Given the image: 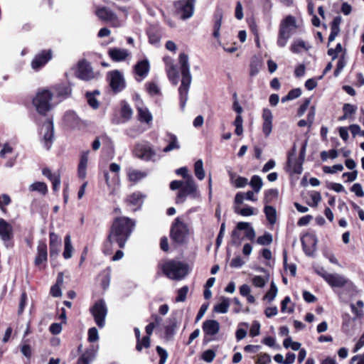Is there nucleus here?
I'll use <instances>...</instances> for the list:
<instances>
[{"label": "nucleus", "instance_id": "nucleus-1", "mask_svg": "<svg viewBox=\"0 0 364 364\" xmlns=\"http://www.w3.org/2000/svg\"><path fill=\"white\" fill-rule=\"evenodd\" d=\"M135 226V222L129 218H116L112 225L108 236L107 245L116 242L120 248H123Z\"/></svg>", "mask_w": 364, "mask_h": 364}, {"label": "nucleus", "instance_id": "nucleus-2", "mask_svg": "<svg viewBox=\"0 0 364 364\" xmlns=\"http://www.w3.org/2000/svg\"><path fill=\"white\" fill-rule=\"evenodd\" d=\"M54 99L53 94L50 90L43 89L36 92L32 102L38 114L46 115L58 104V102L53 101Z\"/></svg>", "mask_w": 364, "mask_h": 364}, {"label": "nucleus", "instance_id": "nucleus-3", "mask_svg": "<svg viewBox=\"0 0 364 364\" xmlns=\"http://www.w3.org/2000/svg\"><path fill=\"white\" fill-rule=\"evenodd\" d=\"M163 273L169 279L181 280L188 274V266L181 262L169 260L161 265Z\"/></svg>", "mask_w": 364, "mask_h": 364}, {"label": "nucleus", "instance_id": "nucleus-4", "mask_svg": "<svg viewBox=\"0 0 364 364\" xmlns=\"http://www.w3.org/2000/svg\"><path fill=\"white\" fill-rule=\"evenodd\" d=\"M190 230L188 226L180 218H176L172 223L170 237L178 245H184L188 242Z\"/></svg>", "mask_w": 364, "mask_h": 364}, {"label": "nucleus", "instance_id": "nucleus-5", "mask_svg": "<svg viewBox=\"0 0 364 364\" xmlns=\"http://www.w3.org/2000/svg\"><path fill=\"white\" fill-rule=\"evenodd\" d=\"M296 28L295 18L291 16H287L281 23L279 31L277 45L284 47L291 37L293 30Z\"/></svg>", "mask_w": 364, "mask_h": 364}, {"label": "nucleus", "instance_id": "nucleus-6", "mask_svg": "<svg viewBox=\"0 0 364 364\" xmlns=\"http://www.w3.org/2000/svg\"><path fill=\"white\" fill-rule=\"evenodd\" d=\"M136 156L146 161H155L159 159V156L152 146L147 141L138 143L134 148Z\"/></svg>", "mask_w": 364, "mask_h": 364}, {"label": "nucleus", "instance_id": "nucleus-7", "mask_svg": "<svg viewBox=\"0 0 364 364\" xmlns=\"http://www.w3.org/2000/svg\"><path fill=\"white\" fill-rule=\"evenodd\" d=\"M196 0H179L174 4L176 14L183 20L191 18L194 14Z\"/></svg>", "mask_w": 364, "mask_h": 364}, {"label": "nucleus", "instance_id": "nucleus-8", "mask_svg": "<svg viewBox=\"0 0 364 364\" xmlns=\"http://www.w3.org/2000/svg\"><path fill=\"white\" fill-rule=\"evenodd\" d=\"M197 187L195 184L194 180L193 178H188V180L184 181L183 185L182 186L181 190L178 193L176 203H182L186 200V198L188 196H193L196 197V196Z\"/></svg>", "mask_w": 364, "mask_h": 364}, {"label": "nucleus", "instance_id": "nucleus-9", "mask_svg": "<svg viewBox=\"0 0 364 364\" xmlns=\"http://www.w3.org/2000/svg\"><path fill=\"white\" fill-rule=\"evenodd\" d=\"M107 314V307L103 300H100L92 306V316L97 325L102 328L105 326V319Z\"/></svg>", "mask_w": 364, "mask_h": 364}, {"label": "nucleus", "instance_id": "nucleus-10", "mask_svg": "<svg viewBox=\"0 0 364 364\" xmlns=\"http://www.w3.org/2000/svg\"><path fill=\"white\" fill-rule=\"evenodd\" d=\"M41 134L43 135L44 146L49 149L52 145L54 135V127L52 119L48 118L46 119L42 125Z\"/></svg>", "mask_w": 364, "mask_h": 364}, {"label": "nucleus", "instance_id": "nucleus-11", "mask_svg": "<svg viewBox=\"0 0 364 364\" xmlns=\"http://www.w3.org/2000/svg\"><path fill=\"white\" fill-rule=\"evenodd\" d=\"M108 78L109 85L114 92L122 90L125 87V81L122 74L119 70H113L109 73Z\"/></svg>", "mask_w": 364, "mask_h": 364}, {"label": "nucleus", "instance_id": "nucleus-12", "mask_svg": "<svg viewBox=\"0 0 364 364\" xmlns=\"http://www.w3.org/2000/svg\"><path fill=\"white\" fill-rule=\"evenodd\" d=\"M52 58L51 50H44L38 53L31 61V68L38 70Z\"/></svg>", "mask_w": 364, "mask_h": 364}, {"label": "nucleus", "instance_id": "nucleus-13", "mask_svg": "<svg viewBox=\"0 0 364 364\" xmlns=\"http://www.w3.org/2000/svg\"><path fill=\"white\" fill-rule=\"evenodd\" d=\"M49 237L50 257L51 260H54L58 257L60 251L61 239L57 234L54 232H50Z\"/></svg>", "mask_w": 364, "mask_h": 364}, {"label": "nucleus", "instance_id": "nucleus-14", "mask_svg": "<svg viewBox=\"0 0 364 364\" xmlns=\"http://www.w3.org/2000/svg\"><path fill=\"white\" fill-rule=\"evenodd\" d=\"M262 132L266 137L269 136L272 131L273 115L272 111L264 108L262 111Z\"/></svg>", "mask_w": 364, "mask_h": 364}, {"label": "nucleus", "instance_id": "nucleus-15", "mask_svg": "<svg viewBox=\"0 0 364 364\" xmlns=\"http://www.w3.org/2000/svg\"><path fill=\"white\" fill-rule=\"evenodd\" d=\"M192 78H182L181 85L179 87L180 106L182 109L185 108L188 100V94Z\"/></svg>", "mask_w": 364, "mask_h": 364}, {"label": "nucleus", "instance_id": "nucleus-16", "mask_svg": "<svg viewBox=\"0 0 364 364\" xmlns=\"http://www.w3.org/2000/svg\"><path fill=\"white\" fill-rule=\"evenodd\" d=\"M75 75L80 80H89L91 77L90 64L85 60H80L75 70Z\"/></svg>", "mask_w": 364, "mask_h": 364}, {"label": "nucleus", "instance_id": "nucleus-17", "mask_svg": "<svg viewBox=\"0 0 364 364\" xmlns=\"http://www.w3.org/2000/svg\"><path fill=\"white\" fill-rule=\"evenodd\" d=\"M326 277H327L326 282L331 287L341 288L350 282L349 279H347L346 277L337 273L330 274V275H327Z\"/></svg>", "mask_w": 364, "mask_h": 364}, {"label": "nucleus", "instance_id": "nucleus-18", "mask_svg": "<svg viewBox=\"0 0 364 364\" xmlns=\"http://www.w3.org/2000/svg\"><path fill=\"white\" fill-rule=\"evenodd\" d=\"M96 15L102 21L112 23L114 26H118L116 14L110 9L106 7H102L97 10Z\"/></svg>", "mask_w": 364, "mask_h": 364}, {"label": "nucleus", "instance_id": "nucleus-19", "mask_svg": "<svg viewBox=\"0 0 364 364\" xmlns=\"http://www.w3.org/2000/svg\"><path fill=\"white\" fill-rule=\"evenodd\" d=\"M64 122L68 127L73 129H81L84 126L83 122L77 117L75 112L71 111L65 113Z\"/></svg>", "mask_w": 364, "mask_h": 364}, {"label": "nucleus", "instance_id": "nucleus-20", "mask_svg": "<svg viewBox=\"0 0 364 364\" xmlns=\"http://www.w3.org/2000/svg\"><path fill=\"white\" fill-rule=\"evenodd\" d=\"M47 259V245L44 242L40 241L37 247V255L35 258V264L36 266H40L42 263L46 262Z\"/></svg>", "mask_w": 364, "mask_h": 364}, {"label": "nucleus", "instance_id": "nucleus-21", "mask_svg": "<svg viewBox=\"0 0 364 364\" xmlns=\"http://www.w3.org/2000/svg\"><path fill=\"white\" fill-rule=\"evenodd\" d=\"M203 331L207 336H215L220 330V323L215 320H206L203 323Z\"/></svg>", "mask_w": 364, "mask_h": 364}, {"label": "nucleus", "instance_id": "nucleus-22", "mask_svg": "<svg viewBox=\"0 0 364 364\" xmlns=\"http://www.w3.org/2000/svg\"><path fill=\"white\" fill-rule=\"evenodd\" d=\"M109 56L116 62L124 60L129 55V52L124 48H113L108 51Z\"/></svg>", "mask_w": 364, "mask_h": 364}, {"label": "nucleus", "instance_id": "nucleus-23", "mask_svg": "<svg viewBox=\"0 0 364 364\" xmlns=\"http://www.w3.org/2000/svg\"><path fill=\"white\" fill-rule=\"evenodd\" d=\"M180 69L182 75V78H192L190 73V65L188 63V56L185 53L179 55Z\"/></svg>", "mask_w": 364, "mask_h": 364}, {"label": "nucleus", "instance_id": "nucleus-24", "mask_svg": "<svg viewBox=\"0 0 364 364\" xmlns=\"http://www.w3.org/2000/svg\"><path fill=\"white\" fill-rule=\"evenodd\" d=\"M149 69L150 65L147 59L140 60L134 65L135 73L141 78L147 76Z\"/></svg>", "mask_w": 364, "mask_h": 364}, {"label": "nucleus", "instance_id": "nucleus-25", "mask_svg": "<svg viewBox=\"0 0 364 364\" xmlns=\"http://www.w3.org/2000/svg\"><path fill=\"white\" fill-rule=\"evenodd\" d=\"M145 196L140 192H135L131 194L127 198V202L129 205L134 206V210H136L143 203Z\"/></svg>", "mask_w": 364, "mask_h": 364}, {"label": "nucleus", "instance_id": "nucleus-26", "mask_svg": "<svg viewBox=\"0 0 364 364\" xmlns=\"http://www.w3.org/2000/svg\"><path fill=\"white\" fill-rule=\"evenodd\" d=\"M42 173L52 182L53 191H57L60 185V174L57 172L53 173L51 171L47 168L43 169Z\"/></svg>", "mask_w": 364, "mask_h": 364}, {"label": "nucleus", "instance_id": "nucleus-27", "mask_svg": "<svg viewBox=\"0 0 364 364\" xmlns=\"http://www.w3.org/2000/svg\"><path fill=\"white\" fill-rule=\"evenodd\" d=\"M223 11L221 9H217L213 16V36L218 40L220 38V29L222 25Z\"/></svg>", "mask_w": 364, "mask_h": 364}, {"label": "nucleus", "instance_id": "nucleus-28", "mask_svg": "<svg viewBox=\"0 0 364 364\" xmlns=\"http://www.w3.org/2000/svg\"><path fill=\"white\" fill-rule=\"evenodd\" d=\"M89 151H85L82 154L78 164L77 174L78 177L84 179L86 176V168L88 164Z\"/></svg>", "mask_w": 364, "mask_h": 364}, {"label": "nucleus", "instance_id": "nucleus-29", "mask_svg": "<svg viewBox=\"0 0 364 364\" xmlns=\"http://www.w3.org/2000/svg\"><path fill=\"white\" fill-rule=\"evenodd\" d=\"M237 230L245 231V237L251 241H253L255 238L256 234L254 228L250 225V223L247 222H239L237 224Z\"/></svg>", "mask_w": 364, "mask_h": 364}, {"label": "nucleus", "instance_id": "nucleus-30", "mask_svg": "<svg viewBox=\"0 0 364 364\" xmlns=\"http://www.w3.org/2000/svg\"><path fill=\"white\" fill-rule=\"evenodd\" d=\"M12 227L4 219H0V237L4 241L9 240L11 236Z\"/></svg>", "mask_w": 364, "mask_h": 364}, {"label": "nucleus", "instance_id": "nucleus-31", "mask_svg": "<svg viewBox=\"0 0 364 364\" xmlns=\"http://www.w3.org/2000/svg\"><path fill=\"white\" fill-rule=\"evenodd\" d=\"M56 92V98H59L58 103L69 97L71 94V88L70 86H67L65 85H58L54 87Z\"/></svg>", "mask_w": 364, "mask_h": 364}, {"label": "nucleus", "instance_id": "nucleus-32", "mask_svg": "<svg viewBox=\"0 0 364 364\" xmlns=\"http://www.w3.org/2000/svg\"><path fill=\"white\" fill-rule=\"evenodd\" d=\"M127 176L130 181L137 183L147 176L146 171H139L134 168H129L127 171Z\"/></svg>", "mask_w": 364, "mask_h": 364}, {"label": "nucleus", "instance_id": "nucleus-33", "mask_svg": "<svg viewBox=\"0 0 364 364\" xmlns=\"http://www.w3.org/2000/svg\"><path fill=\"white\" fill-rule=\"evenodd\" d=\"M167 137L168 138L167 139L168 144L164 148V152L167 153L173 150L180 149L181 146L179 141L178 140L177 136L175 134L168 133L167 134Z\"/></svg>", "mask_w": 364, "mask_h": 364}, {"label": "nucleus", "instance_id": "nucleus-34", "mask_svg": "<svg viewBox=\"0 0 364 364\" xmlns=\"http://www.w3.org/2000/svg\"><path fill=\"white\" fill-rule=\"evenodd\" d=\"M110 268L104 269L97 277V280L100 283L102 288L105 290L108 288L110 282Z\"/></svg>", "mask_w": 364, "mask_h": 364}, {"label": "nucleus", "instance_id": "nucleus-35", "mask_svg": "<svg viewBox=\"0 0 364 364\" xmlns=\"http://www.w3.org/2000/svg\"><path fill=\"white\" fill-rule=\"evenodd\" d=\"M350 307L354 314L353 320L360 318L364 316V302L362 300H358L355 304H350Z\"/></svg>", "mask_w": 364, "mask_h": 364}, {"label": "nucleus", "instance_id": "nucleus-36", "mask_svg": "<svg viewBox=\"0 0 364 364\" xmlns=\"http://www.w3.org/2000/svg\"><path fill=\"white\" fill-rule=\"evenodd\" d=\"M137 110L139 121L146 124H150L152 122V114L146 107H138Z\"/></svg>", "mask_w": 364, "mask_h": 364}, {"label": "nucleus", "instance_id": "nucleus-37", "mask_svg": "<svg viewBox=\"0 0 364 364\" xmlns=\"http://www.w3.org/2000/svg\"><path fill=\"white\" fill-rule=\"evenodd\" d=\"M74 248L71 242V237L70 235H67L64 239V251L63 256L65 259H68L72 257L73 252Z\"/></svg>", "mask_w": 364, "mask_h": 364}, {"label": "nucleus", "instance_id": "nucleus-38", "mask_svg": "<svg viewBox=\"0 0 364 364\" xmlns=\"http://www.w3.org/2000/svg\"><path fill=\"white\" fill-rule=\"evenodd\" d=\"M267 221L271 224L274 225L277 222V211L276 209L271 205H266L264 208Z\"/></svg>", "mask_w": 364, "mask_h": 364}, {"label": "nucleus", "instance_id": "nucleus-39", "mask_svg": "<svg viewBox=\"0 0 364 364\" xmlns=\"http://www.w3.org/2000/svg\"><path fill=\"white\" fill-rule=\"evenodd\" d=\"M262 68V62L261 60L256 56L253 57L251 59L250 64V75L251 76H255L257 75Z\"/></svg>", "mask_w": 364, "mask_h": 364}, {"label": "nucleus", "instance_id": "nucleus-40", "mask_svg": "<svg viewBox=\"0 0 364 364\" xmlns=\"http://www.w3.org/2000/svg\"><path fill=\"white\" fill-rule=\"evenodd\" d=\"M230 306L229 299L226 297L221 298V302L216 304L214 306L215 311L221 314H225L228 312Z\"/></svg>", "mask_w": 364, "mask_h": 364}, {"label": "nucleus", "instance_id": "nucleus-41", "mask_svg": "<svg viewBox=\"0 0 364 364\" xmlns=\"http://www.w3.org/2000/svg\"><path fill=\"white\" fill-rule=\"evenodd\" d=\"M195 175L197 178L202 181L205 178V171L203 168V163L201 159L198 160L194 164Z\"/></svg>", "mask_w": 364, "mask_h": 364}, {"label": "nucleus", "instance_id": "nucleus-42", "mask_svg": "<svg viewBox=\"0 0 364 364\" xmlns=\"http://www.w3.org/2000/svg\"><path fill=\"white\" fill-rule=\"evenodd\" d=\"M29 191H38L43 195H46L48 192V188L45 183L43 182H35L32 183L29 186Z\"/></svg>", "mask_w": 364, "mask_h": 364}, {"label": "nucleus", "instance_id": "nucleus-43", "mask_svg": "<svg viewBox=\"0 0 364 364\" xmlns=\"http://www.w3.org/2000/svg\"><path fill=\"white\" fill-rule=\"evenodd\" d=\"M307 242L312 243L313 245H315L316 243V239L315 238L314 236L311 235H307L304 238L301 239V245L304 252H306V255H311V252L307 247Z\"/></svg>", "mask_w": 364, "mask_h": 364}, {"label": "nucleus", "instance_id": "nucleus-44", "mask_svg": "<svg viewBox=\"0 0 364 364\" xmlns=\"http://www.w3.org/2000/svg\"><path fill=\"white\" fill-rule=\"evenodd\" d=\"M132 109L130 106L126 102H122V108H121V116L125 120L128 121L132 117Z\"/></svg>", "mask_w": 364, "mask_h": 364}, {"label": "nucleus", "instance_id": "nucleus-45", "mask_svg": "<svg viewBox=\"0 0 364 364\" xmlns=\"http://www.w3.org/2000/svg\"><path fill=\"white\" fill-rule=\"evenodd\" d=\"M250 185L256 193H258L263 185L262 178L257 175L253 176L250 180Z\"/></svg>", "mask_w": 364, "mask_h": 364}, {"label": "nucleus", "instance_id": "nucleus-46", "mask_svg": "<svg viewBox=\"0 0 364 364\" xmlns=\"http://www.w3.org/2000/svg\"><path fill=\"white\" fill-rule=\"evenodd\" d=\"M301 49L308 50L306 43L302 40L295 41L291 46V50L295 53L301 52Z\"/></svg>", "mask_w": 364, "mask_h": 364}, {"label": "nucleus", "instance_id": "nucleus-47", "mask_svg": "<svg viewBox=\"0 0 364 364\" xmlns=\"http://www.w3.org/2000/svg\"><path fill=\"white\" fill-rule=\"evenodd\" d=\"M277 291H278V289H277L276 284L274 282H272L270 289L267 291V293L265 294L264 299H267L269 302L272 301L275 299V297L277 294Z\"/></svg>", "mask_w": 364, "mask_h": 364}, {"label": "nucleus", "instance_id": "nucleus-48", "mask_svg": "<svg viewBox=\"0 0 364 364\" xmlns=\"http://www.w3.org/2000/svg\"><path fill=\"white\" fill-rule=\"evenodd\" d=\"M278 196V191L277 189H269L265 191L264 197V203L267 205L270 203L274 198Z\"/></svg>", "mask_w": 364, "mask_h": 364}, {"label": "nucleus", "instance_id": "nucleus-49", "mask_svg": "<svg viewBox=\"0 0 364 364\" xmlns=\"http://www.w3.org/2000/svg\"><path fill=\"white\" fill-rule=\"evenodd\" d=\"M268 276L266 278L262 276H254L252 278V283L255 287L262 288L268 281Z\"/></svg>", "mask_w": 364, "mask_h": 364}, {"label": "nucleus", "instance_id": "nucleus-50", "mask_svg": "<svg viewBox=\"0 0 364 364\" xmlns=\"http://www.w3.org/2000/svg\"><path fill=\"white\" fill-rule=\"evenodd\" d=\"M272 235L269 232H265L257 239V242L260 245H269L272 242Z\"/></svg>", "mask_w": 364, "mask_h": 364}, {"label": "nucleus", "instance_id": "nucleus-51", "mask_svg": "<svg viewBox=\"0 0 364 364\" xmlns=\"http://www.w3.org/2000/svg\"><path fill=\"white\" fill-rule=\"evenodd\" d=\"M235 212L242 216H250L255 214V210L252 207H245L243 208H239L237 206L235 207Z\"/></svg>", "mask_w": 364, "mask_h": 364}, {"label": "nucleus", "instance_id": "nucleus-52", "mask_svg": "<svg viewBox=\"0 0 364 364\" xmlns=\"http://www.w3.org/2000/svg\"><path fill=\"white\" fill-rule=\"evenodd\" d=\"M283 260L284 268L289 269L291 274L294 277L296 273V266L294 264H287V254L285 250L283 252Z\"/></svg>", "mask_w": 364, "mask_h": 364}, {"label": "nucleus", "instance_id": "nucleus-53", "mask_svg": "<svg viewBox=\"0 0 364 364\" xmlns=\"http://www.w3.org/2000/svg\"><path fill=\"white\" fill-rule=\"evenodd\" d=\"M188 291V287L187 286H184L179 289L177 291V296L176 298V302H183L186 299V296Z\"/></svg>", "mask_w": 364, "mask_h": 364}, {"label": "nucleus", "instance_id": "nucleus-54", "mask_svg": "<svg viewBox=\"0 0 364 364\" xmlns=\"http://www.w3.org/2000/svg\"><path fill=\"white\" fill-rule=\"evenodd\" d=\"M90 360L91 351L87 349L80 356L76 364H90Z\"/></svg>", "mask_w": 364, "mask_h": 364}, {"label": "nucleus", "instance_id": "nucleus-55", "mask_svg": "<svg viewBox=\"0 0 364 364\" xmlns=\"http://www.w3.org/2000/svg\"><path fill=\"white\" fill-rule=\"evenodd\" d=\"M240 230H237L236 228L234 230H232L231 235V242L232 245L236 246H239L242 242V238L239 232Z\"/></svg>", "mask_w": 364, "mask_h": 364}, {"label": "nucleus", "instance_id": "nucleus-56", "mask_svg": "<svg viewBox=\"0 0 364 364\" xmlns=\"http://www.w3.org/2000/svg\"><path fill=\"white\" fill-rule=\"evenodd\" d=\"M215 352L213 350L208 349L203 353L202 358L207 363H211L215 358Z\"/></svg>", "mask_w": 364, "mask_h": 364}, {"label": "nucleus", "instance_id": "nucleus-57", "mask_svg": "<svg viewBox=\"0 0 364 364\" xmlns=\"http://www.w3.org/2000/svg\"><path fill=\"white\" fill-rule=\"evenodd\" d=\"M302 164L303 162L296 159H293V163L291 166H289L292 169V171L295 173H301L302 172Z\"/></svg>", "mask_w": 364, "mask_h": 364}, {"label": "nucleus", "instance_id": "nucleus-58", "mask_svg": "<svg viewBox=\"0 0 364 364\" xmlns=\"http://www.w3.org/2000/svg\"><path fill=\"white\" fill-rule=\"evenodd\" d=\"M343 111L346 114L350 117V116L355 114L357 111V107L355 105L347 103L343 105Z\"/></svg>", "mask_w": 364, "mask_h": 364}, {"label": "nucleus", "instance_id": "nucleus-59", "mask_svg": "<svg viewBox=\"0 0 364 364\" xmlns=\"http://www.w3.org/2000/svg\"><path fill=\"white\" fill-rule=\"evenodd\" d=\"M343 169L342 164H336L333 166H324L323 171L327 173H334L337 171H341Z\"/></svg>", "mask_w": 364, "mask_h": 364}, {"label": "nucleus", "instance_id": "nucleus-60", "mask_svg": "<svg viewBox=\"0 0 364 364\" xmlns=\"http://www.w3.org/2000/svg\"><path fill=\"white\" fill-rule=\"evenodd\" d=\"M156 352L160 356V360L159 364H164L166 361V359L168 358V353L167 351L161 348V346L156 347Z\"/></svg>", "mask_w": 364, "mask_h": 364}, {"label": "nucleus", "instance_id": "nucleus-61", "mask_svg": "<svg viewBox=\"0 0 364 364\" xmlns=\"http://www.w3.org/2000/svg\"><path fill=\"white\" fill-rule=\"evenodd\" d=\"M348 129L350 131L353 137L356 136L357 135H360L364 137V131H362L360 129V126H358V124H352L349 127Z\"/></svg>", "mask_w": 364, "mask_h": 364}, {"label": "nucleus", "instance_id": "nucleus-62", "mask_svg": "<svg viewBox=\"0 0 364 364\" xmlns=\"http://www.w3.org/2000/svg\"><path fill=\"white\" fill-rule=\"evenodd\" d=\"M260 332V324L258 321H255L253 322L250 331V335L252 337L257 336L259 334Z\"/></svg>", "mask_w": 364, "mask_h": 364}, {"label": "nucleus", "instance_id": "nucleus-63", "mask_svg": "<svg viewBox=\"0 0 364 364\" xmlns=\"http://www.w3.org/2000/svg\"><path fill=\"white\" fill-rule=\"evenodd\" d=\"M350 191L353 192L358 197H363L364 191L362 186L360 183H355L350 188Z\"/></svg>", "mask_w": 364, "mask_h": 364}, {"label": "nucleus", "instance_id": "nucleus-64", "mask_svg": "<svg viewBox=\"0 0 364 364\" xmlns=\"http://www.w3.org/2000/svg\"><path fill=\"white\" fill-rule=\"evenodd\" d=\"M247 183H248L247 178H246L245 177H242V176H238L234 182V185L237 188H244L245 186H246L247 185Z\"/></svg>", "mask_w": 364, "mask_h": 364}]
</instances>
